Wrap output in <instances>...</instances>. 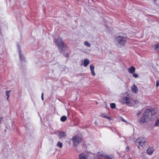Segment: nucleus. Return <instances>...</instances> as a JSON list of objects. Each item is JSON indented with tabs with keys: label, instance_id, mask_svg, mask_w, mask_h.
Returning <instances> with one entry per match:
<instances>
[{
	"label": "nucleus",
	"instance_id": "nucleus-36",
	"mask_svg": "<svg viewBox=\"0 0 159 159\" xmlns=\"http://www.w3.org/2000/svg\"><path fill=\"white\" fill-rule=\"evenodd\" d=\"M2 118H0V123L1 122V119Z\"/></svg>",
	"mask_w": 159,
	"mask_h": 159
},
{
	"label": "nucleus",
	"instance_id": "nucleus-5",
	"mask_svg": "<svg viewBox=\"0 0 159 159\" xmlns=\"http://www.w3.org/2000/svg\"><path fill=\"white\" fill-rule=\"evenodd\" d=\"M146 139L144 138H140L137 139L136 141V144L138 145V148H140V147H145Z\"/></svg>",
	"mask_w": 159,
	"mask_h": 159
},
{
	"label": "nucleus",
	"instance_id": "nucleus-1",
	"mask_svg": "<svg viewBox=\"0 0 159 159\" xmlns=\"http://www.w3.org/2000/svg\"><path fill=\"white\" fill-rule=\"evenodd\" d=\"M128 39L126 35L122 34L115 37L114 39L115 44L119 48H122L125 46Z\"/></svg>",
	"mask_w": 159,
	"mask_h": 159
},
{
	"label": "nucleus",
	"instance_id": "nucleus-20",
	"mask_svg": "<svg viewBox=\"0 0 159 159\" xmlns=\"http://www.w3.org/2000/svg\"><path fill=\"white\" fill-rule=\"evenodd\" d=\"M90 68L91 70H94L95 66L93 65H91L90 66Z\"/></svg>",
	"mask_w": 159,
	"mask_h": 159
},
{
	"label": "nucleus",
	"instance_id": "nucleus-8",
	"mask_svg": "<svg viewBox=\"0 0 159 159\" xmlns=\"http://www.w3.org/2000/svg\"><path fill=\"white\" fill-rule=\"evenodd\" d=\"M128 72L130 74H133L135 71V68L133 66H131L128 69Z\"/></svg>",
	"mask_w": 159,
	"mask_h": 159
},
{
	"label": "nucleus",
	"instance_id": "nucleus-28",
	"mask_svg": "<svg viewBox=\"0 0 159 159\" xmlns=\"http://www.w3.org/2000/svg\"><path fill=\"white\" fill-rule=\"evenodd\" d=\"M156 85V86L157 87L158 86H159V80L157 81Z\"/></svg>",
	"mask_w": 159,
	"mask_h": 159
},
{
	"label": "nucleus",
	"instance_id": "nucleus-31",
	"mask_svg": "<svg viewBox=\"0 0 159 159\" xmlns=\"http://www.w3.org/2000/svg\"><path fill=\"white\" fill-rule=\"evenodd\" d=\"M140 113H141V112L139 111L138 113H137V115H139L140 114Z\"/></svg>",
	"mask_w": 159,
	"mask_h": 159
},
{
	"label": "nucleus",
	"instance_id": "nucleus-9",
	"mask_svg": "<svg viewBox=\"0 0 159 159\" xmlns=\"http://www.w3.org/2000/svg\"><path fill=\"white\" fill-rule=\"evenodd\" d=\"M154 150V148H149L147 150V153L149 155H151Z\"/></svg>",
	"mask_w": 159,
	"mask_h": 159
},
{
	"label": "nucleus",
	"instance_id": "nucleus-23",
	"mask_svg": "<svg viewBox=\"0 0 159 159\" xmlns=\"http://www.w3.org/2000/svg\"><path fill=\"white\" fill-rule=\"evenodd\" d=\"M155 125L156 126H159V120H157L156 121Z\"/></svg>",
	"mask_w": 159,
	"mask_h": 159
},
{
	"label": "nucleus",
	"instance_id": "nucleus-35",
	"mask_svg": "<svg viewBox=\"0 0 159 159\" xmlns=\"http://www.w3.org/2000/svg\"><path fill=\"white\" fill-rule=\"evenodd\" d=\"M43 93H42L41 96H42L43 97Z\"/></svg>",
	"mask_w": 159,
	"mask_h": 159
},
{
	"label": "nucleus",
	"instance_id": "nucleus-24",
	"mask_svg": "<svg viewBox=\"0 0 159 159\" xmlns=\"http://www.w3.org/2000/svg\"><path fill=\"white\" fill-rule=\"evenodd\" d=\"M92 75V76H94L95 75V74L94 71V70H91Z\"/></svg>",
	"mask_w": 159,
	"mask_h": 159
},
{
	"label": "nucleus",
	"instance_id": "nucleus-30",
	"mask_svg": "<svg viewBox=\"0 0 159 159\" xmlns=\"http://www.w3.org/2000/svg\"><path fill=\"white\" fill-rule=\"evenodd\" d=\"M134 103L136 104H138V103H139V101L138 100H135V101H134Z\"/></svg>",
	"mask_w": 159,
	"mask_h": 159
},
{
	"label": "nucleus",
	"instance_id": "nucleus-27",
	"mask_svg": "<svg viewBox=\"0 0 159 159\" xmlns=\"http://www.w3.org/2000/svg\"><path fill=\"white\" fill-rule=\"evenodd\" d=\"M20 59L22 60L24 58V57L20 53Z\"/></svg>",
	"mask_w": 159,
	"mask_h": 159
},
{
	"label": "nucleus",
	"instance_id": "nucleus-29",
	"mask_svg": "<svg viewBox=\"0 0 159 159\" xmlns=\"http://www.w3.org/2000/svg\"><path fill=\"white\" fill-rule=\"evenodd\" d=\"M130 150V149L129 148V147H127L126 148V150L128 152Z\"/></svg>",
	"mask_w": 159,
	"mask_h": 159
},
{
	"label": "nucleus",
	"instance_id": "nucleus-25",
	"mask_svg": "<svg viewBox=\"0 0 159 159\" xmlns=\"http://www.w3.org/2000/svg\"><path fill=\"white\" fill-rule=\"evenodd\" d=\"M158 48H159V44L156 45L155 46V49L156 50H157Z\"/></svg>",
	"mask_w": 159,
	"mask_h": 159
},
{
	"label": "nucleus",
	"instance_id": "nucleus-32",
	"mask_svg": "<svg viewBox=\"0 0 159 159\" xmlns=\"http://www.w3.org/2000/svg\"><path fill=\"white\" fill-rule=\"evenodd\" d=\"M41 98H42V100H43L44 99H43V97L42 96H41Z\"/></svg>",
	"mask_w": 159,
	"mask_h": 159
},
{
	"label": "nucleus",
	"instance_id": "nucleus-34",
	"mask_svg": "<svg viewBox=\"0 0 159 159\" xmlns=\"http://www.w3.org/2000/svg\"><path fill=\"white\" fill-rule=\"evenodd\" d=\"M69 55H68V54H67V55H66V56L67 57H68L69 56Z\"/></svg>",
	"mask_w": 159,
	"mask_h": 159
},
{
	"label": "nucleus",
	"instance_id": "nucleus-18",
	"mask_svg": "<svg viewBox=\"0 0 159 159\" xmlns=\"http://www.w3.org/2000/svg\"><path fill=\"white\" fill-rule=\"evenodd\" d=\"M101 116L103 118H106L109 120L111 119V118L109 116H107L104 114H103L101 115Z\"/></svg>",
	"mask_w": 159,
	"mask_h": 159
},
{
	"label": "nucleus",
	"instance_id": "nucleus-22",
	"mask_svg": "<svg viewBox=\"0 0 159 159\" xmlns=\"http://www.w3.org/2000/svg\"><path fill=\"white\" fill-rule=\"evenodd\" d=\"M133 74V76L135 78H137L138 77V75L137 74L134 73Z\"/></svg>",
	"mask_w": 159,
	"mask_h": 159
},
{
	"label": "nucleus",
	"instance_id": "nucleus-13",
	"mask_svg": "<svg viewBox=\"0 0 159 159\" xmlns=\"http://www.w3.org/2000/svg\"><path fill=\"white\" fill-rule=\"evenodd\" d=\"M61 120L62 122H64L67 120V117L65 116H62L61 118Z\"/></svg>",
	"mask_w": 159,
	"mask_h": 159
},
{
	"label": "nucleus",
	"instance_id": "nucleus-26",
	"mask_svg": "<svg viewBox=\"0 0 159 159\" xmlns=\"http://www.w3.org/2000/svg\"><path fill=\"white\" fill-rule=\"evenodd\" d=\"M151 111V115H154L155 114L156 112V111L153 110H152Z\"/></svg>",
	"mask_w": 159,
	"mask_h": 159
},
{
	"label": "nucleus",
	"instance_id": "nucleus-14",
	"mask_svg": "<svg viewBox=\"0 0 159 159\" xmlns=\"http://www.w3.org/2000/svg\"><path fill=\"white\" fill-rule=\"evenodd\" d=\"M104 154V153L102 152H99L97 153V155L104 157L105 155Z\"/></svg>",
	"mask_w": 159,
	"mask_h": 159
},
{
	"label": "nucleus",
	"instance_id": "nucleus-6",
	"mask_svg": "<svg viewBox=\"0 0 159 159\" xmlns=\"http://www.w3.org/2000/svg\"><path fill=\"white\" fill-rule=\"evenodd\" d=\"M129 101L130 100L129 97H124L120 99L119 101L122 103H125L126 104H128L130 103Z\"/></svg>",
	"mask_w": 159,
	"mask_h": 159
},
{
	"label": "nucleus",
	"instance_id": "nucleus-2",
	"mask_svg": "<svg viewBox=\"0 0 159 159\" xmlns=\"http://www.w3.org/2000/svg\"><path fill=\"white\" fill-rule=\"evenodd\" d=\"M56 45L59 47V49L61 53H64L67 49V46L62 42V38L59 37L57 39L54 41Z\"/></svg>",
	"mask_w": 159,
	"mask_h": 159
},
{
	"label": "nucleus",
	"instance_id": "nucleus-11",
	"mask_svg": "<svg viewBox=\"0 0 159 159\" xmlns=\"http://www.w3.org/2000/svg\"><path fill=\"white\" fill-rule=\"evenodd\" d=\"M59 135L60 138H63V137L66 136V133L64 132H59Z\"/></svg>",
	"mask_w": 159,
	"mask_h": 159
},
{
	"label": "nucleus",
	"instance_id": "nucleus-12",
	"mask_svg": "<svg viewBox=\"0 0 159 159\" xmlns=\"http://www.w3.org/2000/svg\"><path fill=\"white\" fill-rule=\"evenodd\" d=\"M79 159H86L85 156L83 154H81L79 155Z\"/></svg>",
	"mask_w": 159,
	"mask_h": 159
},
{
	"label": "nucleus",
	"instance_id": "nucleus-4",
	"mask_svg": "<svg viewBox=\"0 0 159 159\" xmlns=\"http://www.w3.org/2000/svg\"><path fill=\"white\" fill-rule=\"evenodd\" d=\"M82 140V136L76 135L73 136L71 139V140L73 142L74 146L76 147L81 142Z\"/></svg>",
	"mask_w": 159,
	"mask_h": 159
},
{
	"label": "nucleus",
	"instance_id": "nucleus-17",
	"mask_svg": "<svg viewBox=\"0 0 159 159\" xmlns=\"http://www.w3.org/2000/svg\"><path fill=\"white\" fill-rule=\"evenodd\" d=\"M57 145L58 147H59L60 148H61L62 147V143L61 142L59 141L57 143Z\"/></svg>",
	"mask_w": 159,
	"mask_h": 159
},
{
	"label": "nucleus",
	"instance_id": "nucleus-7",
	"mask_svg": "<svg viewBox=\"0 0 159 159\" xmlns=\"http://www.w3.org/2000/svg\"><path fill=\"white\" fill-rule=\"evenodd\" d=\"M131 89L132 92L135 93H137L138 92V88L134 84L132 86Z\"/></svg>",
	"mask_w": 159,
	"mask_h": 159
},
{
	"label": "nucleus",
	"instance_id": "nucleus-16",
	"mask_svg": "<svg viewBox=\"0 0 159 159\" xmlns=\"http://www.w3.org/2000/svg\"><path fill=\"white\" fill-rule=\"evenodd\" d=\"M11 92V90L7 91L6 92V94L7 96V100H8L10 96L9 93Z\"/></svg>",
	"mask_w": 159,
	"mask_h": 159
},
{
	"label": "nucleus",
	"instance_id": "nucleus-19",
	"mask_svg": "<svg viewBox=\"0 0 159 159\" xmlns=\"http://www.w3.org/2000/svg\"><path fill=\"white\" fill-rule=\"evenodd\" d=\"M110 106L112 109H115L116 108V105L115 103H112L110 104Z\"/></svg>",
	"mask_w": 159,
	"mask_h": 159
},
{
	"label": "nucleus",
	"instance_id": "nucleus-3",
	"mask_svg": "<svg viewBox=\"0 0 159 159\" xmlns=\"http://www.w3.org/2000/svg\"><path fill=\"white\" fill-rule=\"evenodd\" d=\"M151 110L149 109H146L143 113V117L141 118L139 120L140 123H143L148 120L149 119V115Z\"/></svg>",
	"mask_w": 159,
	"mask_h": 159
},
{
	"label": "nucleus",
	"instance_id": "nucleus-33",
	"mask_svg": "<svg viewBox=\"0 0 159 159\" xmlns=\"http://www.w3.org/2000/svg\"><path fill=\"white\" fill-rule=\"evenodd\" d=\"M122 121H125V120H124L123 119H122V120H121Z\"/></svg>",
	"mask_w": 159,
	"mask_h": 159
},
{
	"label": "nucleus",
	"instance_id": "nucleus-21",
	"mask_svg": "<svg viewBox=\"0 0 159 159\" xmlns=\"http://www.w3.org/2000/svg\"><path fill=\"white\" fill-rule=\"evenodd\" d=\"M106 159H113L112 157H111L108 156H105V157Z\"/></svg>",
	"mask_w": 159,
	"mask_h": 159
},
{
	"label": "nucleus",
	"instance_id": "nucleus-15",
	"mask_svg": "<svg viewBox=\"0 0 159 159\" xmlns=\"http://www.w3.org/2000/svg\"><path fill=\"white\" fill-rule=\"evenodd\" d=\"M84 44L85 46L88 47H90L91 46L90 44L87 41H85L84 42Z\"/></svg>",
	"mask_w": 159,
	"mask_h": 159
},
{
	"label": "nucleus",
	"instance_id": "nucleus-10",
	"mask_svg": "<svg viewBox=\"0 0 159 159\" xmlns=\"http://www.w3.org/2000/svg\"><path fill=\"white\" fill-rule=\"evenodd\" d=\"M90 61L87 59H85L84 60V66L86 67L89 63Z\"/></svg>",
	"mask_w": 159,
	"mask_h": 159
}]
</instances>
